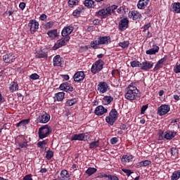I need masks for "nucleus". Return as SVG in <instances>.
<instances>
[{
  "label": "nucleus",
  "instance_id": "dca6fc26",
  "mask_svg": "<svg viewBox=\"0 0 180 180\" xmlns=\"http://www.w3.org/2000/svg\"><path fill=\"white\" fill-rule=\"evenodd\" d=\"M74 29L72 25L64 27L61 31L62 37H70V34L74 32Z\"/></svg>",
  "mask_w": 180,
  "mask_h": 180
},
{
  "label": "nucleus",
  "instance_id": "5fc2aeb1",
  "mask_svg": "<svg viewBox=\"0 0 180 180\" xmlns=\"http://www.w3.org/2000/svg\"><path fill=\"white\" fill-rule=\"evenodd\" d=\"M117 13H123V12H126V6H120L119 8H117Z\"/></svg>",
  "mask_w": 180,
  "mask_h": 180
},
{
  "label": "nucleus",
  "instance_id": "ddd939ff",
  "mask_svg": "<svg viewBox=\"0 0 180 180\" xmlns=\"http://www.w3.org/2000/svg\"><path fill=\"white\" fill-rule=\"evenodd\" d=\"M169 110H171V107L169 105L162 104L158 108V115H159V116H165V115H167Z\"/></svg>",
  "mask_w": 180,
  "mask_h": 180
},
{
  "label": "nucleus",
  "instance_id": "338daca9",
  "mask_svg": "<svg viewBox=\"0 0 180 180\" xmlns=\"http://www.w3.org/2000/svg\"><path fill=\"white\" fill-rule=\"evenodd\" d=\"M40 20H42V22H46L47 20V15L42 14L39 17Z\"/></svg>",
  "mask_w": 180,
  "mask_h": 180
},
{
  "label": "nucleus",
  "instance_id": "de8ad7c7",
  "mask_svg": "<svg viewBox=\"0 0 180 180\" xmlns=\"http://www.w3.org/2000/svg\"><path fill=\"white\" fill-rule=\"evenodd\" d=\"M52 157H54V152L53 150H49L46 151V160H51Z\"/></svg>",
  "mask_w": 180,
  "mask_h": 180
},
{
  "label": "nucleus",
  "instance_id": "9d476101",
  "mask_svg": "<svg viewBox=\"0 0 180 180\" xmlns=\"http://www.w3.org/2000/svg\"><path fill=\"white\" fill-rule=\"evenodd\" d=\"M59 89L60 91H64V92H67L68 94H72L74 91H75V89H74L72 84L68 82L62 83L59 86Z\"/></svg>",
  "mask_w": 180,
  "mask_h": 180
},
{
  "label": "nucleus",
  "instance_id": "6e6d98bb",
  "mask_svg": "<svg viewBox=\"0 0 180 180\" xmlns=\"http://www.w3.org/2000/svg\"><path fill=\"white\" fill-rule=\"evenodd\" d=\"M46 144H47V141H39L37 143V147L39 148H44L43 146H46Z\"/></svg>",
  "mask_w": 180,
  "mask_h": 180
},
{
  "label": "nucleus",
  "instance_id": "864d4df0",
  "mask_svg": "<svg viewBox=\"0 0 180 180\" xmlns=\"http://www.w3.org/2000/svg\"><path fill=\"white\" fill-rule=\"evenodd\" d=\"M151 27V23L148 22V24H145L143 27V32H147Z\"/></svg>",
  "mask_w": 180,
  "mask_h": 180
},
{
  "label": "nucleus",
  "instance_id": "79ce46f5",
  "mask_svg": "<svg viewBox=\"0 0 180 180\" xmlns=\"http://www.w3.org/2000/svg\"><path fill=\"white\" fill-rule=\"evenodd\" d=\"M130 65L131 67H132V68H141V63L139 60H133L130 63Z\"/></svg>",
  "mask_w": 180,
  "mask_h": 180
},
{
  "label": "nucleus",
  "instance_id": "69168bd1",
  "mask_svg": "<svg viewBox=\"0 0 180 180\" xmlns=\"http://www.w3.org/2000/svg\"><path fill=\"white\" fill-rule=\"evenodd\" d=\"M19 8L21 11H25V8H26V3L20 2L19 4Z\"/></svg>",
  "mask_w": 180,
  "mask_h": 180
},
{
  "label": "nucleus",
  "instance_id": "72a5a7b5",
  "mask_svg": "<svg viewBox=\"0 0 180 180\" xmlns=\"http://www.w3.org/2000/svg\"><path fill=\"white\" fill-rule=\"evenodd\" d=\"M60 177L62 180H69L70 179V173L66 169H63L60 172Z\"/></svg>",
  "mask_w": 180,
  "mask_h": 180
},
{
  "label": "nucleus",
  "instance_id": "393cba45",
  "mask_svg": "<svg viewBox=\"0 0 180 180\" xmlns=\"http://www.w3.org/2000/svg\"><path fill=\"white\" fill-rule=\"evenodd\" d=\"M63 58L60 55H56L53 58V67H61Z\"/></svg>",
  "mask_w": 180,
  "mask_h": 180
},
{
  "label": "nucleus",
  "instance_id": "f257e3e1",
  "mask_svg": "<svg viewBox=\"0 0 180 180\" xmlns=\"http://www.w3.org/2000/svg\"><path fill=\"white\" fill-rule=\"evenodd\" d=\"M124 96L128 101H136L137 98H140V90L137 89L134 83H131L126 89Z\"/></svg>",
  "mask_w": 180,
  "mask_h": 180
},
{
  "label": "nucleus",
  "instance_id": "5701e85b",
  "mask_svg": "<svg viewBox=\"0 0 180 180\" xmlns=\"http://www.w3.org/2000/svg\"><path fill=\"white\" fill-rule=\"evenodd\" d=\"M71 141H84L85 135L83 134H75L71 136Z\"/></svg>",
  "mask_w": 180,
  "mask_h": 180
},
{
  "label": "nucleus",
  "instance_id": "a18cd8bd",
  "mask_svg": "<svg viewBox=\"0 0 180 180\" xmlns=\"http://www.w3.org/2000/svg\"><path fill=\"white\" fill-rule=\"evenodd\" d=\"M129 45H130V41H124L118 44V46L120 47H122V49H127V47H129Z\"/></svg>",
  "mask_w": 180,
  "mask_h": 180
},
{
  "label": "nucleus",
  "instance_id": "4be33fe9",
  "mask_svg": "<svg viewBox=\"0 0 180 180\" xmlns=\"http://www.w3.org/2000/svg\"><path fill=\"white\" fill-rule=\"evenodd\" d=\"M176 131L167 130L165 132L164 138L165 140H172L175 136H176Z\"/></svg>",
  "mask_w": 180,
  "mask_h": 180
},
{
  "label": "nucleus",
  "instance_id": "a211bd4d",
  "mask_svg": "<svg viewBox=\"0 0 180 180\" xmlns=\"http://www.w3.org/2000/svg\"><path fill=\"white\" fill-rule=\"evenodd\" d=\"M85 72L84 71H79L75 73L73 76V79L75 82H81L85 79Z\"/></svg>",
  "mask_w": 180,
  "mask_h": 180
},
{
  "label": "nucleus",
  "instance_id": "58836bf2",
  "mask_svg": "<svg viewBox=\"0 0 180 180\" xmlns=\"http://www.w3.org/2000/svg\"><path fill=\"white\" fill-rule=\"evenodd\" d=\"M36 58H47L48 55L47 53L40 51L39 53L36 54Z\"/></svg>",
  "mask_w": 180,
  "mask_h": 180
},
{
  "label": "nucleus",
  "instance_id": "f3484780",
  "mask_svg": "<svg viewBox=\"0 0 180 180\" xmlns=\"http://www.w3.org/2000/svg\"><path fill=\"white\" fill-rule=\"evenodd\" d=\"M128 16L129 19H131L133 20H137L138 22H139L140 19L143 18V15H141V13H140V12L134 10L132 11H129Z\"/></svg>",
  "mask_w": 180,
  "mask_h": 180
},
{
  "label": "nucleus",
  "instance_id": "1a4fd4ad",
  "mask_svg": "<svg viewBox=\"0 0 180 180\" xmlns=\"http://www.w3.org/2000/svg\"><path fill=\"white\" fill-rule=\"evenodd\" d=\"M39 26H40V24L37 20L32 19L29 21L28 27L31 34H34L39 30Z\"/></svg>",
  "mask_w": 180,
  "mask_h": 180
},
{
  "label": "nucleus",
  "instance_id": "774afa93",
  "mask_svg": "<svg viewBox=\"0 0 180 180\" xmlns=\"http://www.w3.org/2000/svg\"><path fill=\"white\" fill-rule=\"evenodd\" d=\"M89 49H91V46H81L80 50L82 51H87V50H89Z\"/></svg>",
  "mask_w": 180,
  "mask_h": 180
},
{
  "label": "nucleus",
  "instance_id": "680f3d73",
  "mask_svg": "<svg viewBox=\"0 0 180 180\" xmlns=\"http://www.w3.org/2000/svg\"><path fill=\"white\" fill-rule=\"evenodd\" d=\"M111 9V15L112 13H116V9H117L118 6L117 5H112L111 6H108Z\"/></svg>",
  "mask_w": 180,
  "mask_h": 180
},
{
  "label": "nucleus",
  "instance_id": "0e129e2a",
  "mask_svg": "<svg viewBox=\"0 0 180 180\" xmlns=\"http://www.w3.org/2000/svg\"><path fill=\"white\" fill-rule=\"evenodd\" d=\"M108 178L109 180H120L119 177H117V176H115V175H112V174H108Z\"/></svg>",
  "mask_w": 180,
  "mask_h": 180
},
{
  "label": "nucleus",
  "instance_id": "603ef678",
  "mask_svg": "<svg viewBox=\"0 0 180 180\" xmlns=\"http://www.w3.org/2000/svg\"><path fill=\"white\" fill-rule=\"evenodd\" d=\"M160 68H162V65L159 62H157V63L155 64L153 68V71H159Z\"/></svg>",
  "mask_w": 180,
  "mask_h": 180
},
{
  "label": "nucleus",
  "instance_id": "6ab92c4d",
  "mask_svg": "<svg viewBox=\"0 0 180 180\" xmlns=\"http://www.w3.org/2000/svg\"><path fill=\"white\" fill-rule=\"evenodd\" d=\"M16 60V57L13 53H7L3 56V61L6 63V64H9L11 63H15Z\"/></svg>",
  "mask_w": 180,
  "mask_h": 180
},
{
  "label": "nucleus",
  "instance_id": "4d7b16f0",
  "mask_svg": "<svg viewBox=\"0 0 180 180\" xmlns=\"http://www.w3.org/2000/svg\"><path fill=\"white\" fill-rule=\"evenodd\" d=\"M111 74L112 77L115 78L116 77L115 74H117V75H120V70H119L118 69L112 70Z\"/></svg>",
  "mask_w": 180,
  "mask_h": 180
},
{
  "label": "nucleus",
  "instance_id": "bf43d9fd",
  "mask_svg": "<svg viewBox=\"0 0 180 180\" xmlns=\"http://www.w3.org/2000/svg\"><path fill=\"white\" fill-rule=\"evenodd\" d=\"M108 175L106 174H103V173H98L96 174V178H100V179H102V178H108Z\"/></svg>",
  "mask_w": 180,
  "mask_h": 180
},
{
  "label": "nucleus",
  "instance_id": "8fccbe9b",
  "mask_svg": "<svg viewBox=\"0 0 180 180\" xmlns=\"http://www.w3.org/2000/svg\"><path fill=\"white\" fill-rule=\"evenodd\" d=\"M122 172L126 174L127 176H130V175H131V174H133V172H131V170H130L129 169H122Z\"/></svg>",
  "mask_w": 180,
  "mask_h": 180
},
{
  "label": "nucleus",
  "instance_id": "0eeeda50",
  "mask_svg": "<svg viewBox=\"0 0 180 180\" xmlns=\"http://www.w3.org/2000/svg\"><path fill=\"white\" fill-rule=\"evenodd\" d=\"M71 37H63L61 39H58L54 44V46H53V50H58V49H61V47L67 46V43H68Z\"/></svg>",
  "mask_w": 180,
  "mask_h": 180
},
{
  "label": "nucleus",
  "instance_id": "052dcab7",
  "mask_svg": "<svg viewBox=\"0 0 180 180\" xmlns=\"http://www.w3.org/2000/svg\"><path fill=\"white\" fill-rule=\"evenodd\" d=\"M167 55H165L164 57L161 59H160L158 63H159V64H161L162 65H164V63H165L167 61Z\"/></svg>",
  "mask_w": 180,
  "mask_h": 180
},
{
  "label": "nucleus",
  "instance_id": "c03bdc74",
  "mask_svg": "<svg viewBox=\"0 0 180 180\" xmlns=\"http://www.w3.org/2000/svg\"><path fill=\"white\" fill-rule=\"evenodd\" d=\"M89 147L91 150L94 148H98V147H99V140L90 143Z\"/></svg>",
  "mask_w": 180,
  "mask_h": 180
},
{
  "label": "nucleus",
  "instance_id": "c85d7f7f",
  "mask_svg": "<svg viewBox=\"0 0 180 180\" xmlns=\"http://www.w3.org/2000/svg\"><path fill=\"white\" fill-rule=\"evenodd\" d=\"M113 102V97L112 96H105L102 99L103 105H110Z\"/></svg>",
  "mask_w": 180,
  "mask_h": 180
},
{
  "label": "nucleus",
  "instance_id": "7ed1b4c3",
  "mask_svg": "<svg viewBox=\"0 0 180 180\" xmlns=\"http://www.w3.org/2000/svg\"><path fill=\"white\" fill-rule=\"evenodd\" d=\"M53 130L51 129V127L49 126V124L44 125L39 129L38 136L41 140L43 139H46V137H49Z\"/></svg>",
  "mask_w": 180,
  "mask_h": 180
},
{
  "label": "nucleus",
  "instance_id": "37998d69",
  "mask_svg": "<svg viewBox=\"0 0 180 180\" xmlns=\"http://www.w3.org/2000/svg\"><path fill=\"white\" fill-rule=\"evenodd\" d=\"M77 102H78V100L77 98H72V99L66 101L65 106H72V105H75V103H77Z\"/></svg>",
  "mask_w": 180,
  "mask_h": 180
},
{
  "label": "nucleus",
  "instance_id": "4468645a",
  "mask_svg": "<svg viewBox=\"0 0 180 180\" xmlns=\"http://www.w3.org/2000/svg\"><path fill=\"white\" fill-rule=\"evenodd\" d=\"M154 67V62L150 60H145L141 63V70L142 71H150Z\"/></svg>",
  "mask_w": 180,
  "mask_h": 180
},
{
  "label": "nucleus",
  "instance_id": "49530a36",
  "mask_svg": "<svg viewBox=\"0 0 180 180\" xmlns=\"http://www.w3.org/2000/svg\"><path fill=\"white\" fill-rule=\"evenodd\" d=\"M54 24H55L54 21H49L44 25V28L46 29V30H49V29H51V27L54 26Z\"/></svg>",
  "mask_w": 180,
  "mask_h": 180
},
{
  "label": "nucleus",
  "instance_id": "9b49d317",
  "mask_svg": "<svg viewBox=\"0 0 180 180\" xmlns=\"http://www.w3.org/2000/svg\"><path fill=\"white\" fill-rule=\"evenodd\" d=\"M50 114L44 112L43 113H41L40 115H39V117L37 118V123H42V124H45V123H49V122H50Z\"/></svg>",
  "mask_w": 180,
  "mask_h": 180
},
{
  "label": "nucleus",
  "instance_id": "2eb2a0df",
  "mask_svg": "<svg viewBox=\"0 0 180 180\" xmlns=\"http://www.w3.org/2000/svg\"><path fill=\"white\" fill-rule=\"evenodd\" d=\"M129 18H121V20L119 22L118 29L120 32H124L127 27H129Z\"/></svg>",
  "mask_w": 180,
  "mask_h": 180
},
{
  "label": "nucleus",
  "instance_id": "412c9836",
  "mask_svg": "<svg viewBox=\"0 0 180 180\" xmlns=\"http://www.w3.org/2000/svg\"><path fill=\"white\" fill-rule=\"evenodd\" d=\"M85 9V6L82 5L79 6L73 11L72 16H75V18H78L81 16L82 13H84Z\"/></svg>",
  "mask_w": 180,
  "mask_h": 180
},
{
  "label": "nucleus",
  "instance_id": "f03ea898",
  "mask_svg": "<svg viewBox=\"0 0 180 180\" xmlns=\"http://www.w3.org/2000/svg\"><path fill=\"white\" fill-rule=\"evenodd\" d=\"M112 43L110 36H100L98 40H94L90 42V47L93 50H98L99 46H108Z\"/></svg>",
  "mask_w": 180,
  "mask_h": 180
},
{
  "label": "nucleus",
  "instance_id": "c756f323",
  "mask_svg": "<svg viewBox=\"0 0 180 180\" xmlns=\"http://www.w3.org/2000/svg\"><path fill=\"white\" fill-rule=\"evenodd\" d=\"M65 98V93L64 92H58L55 94L53 97L54 101H58V102H61Z\"/></svg>",
  "mask_w": 180,
  "mask_h": 180
},
{
  "label": "nucleus",
  "instance_id": "2f4dec72",
  "mask_svg": "<svg viewBox=\"0 0 180 180\" xmlns=\"http://www.w3.org/2000/svg\"><path fill=\"white\" fill-rule=\"evenodd\" d=\"M9 91L11 94H13L15 91H19V84L16 82H12L9 86Z\"/></svg>",
  "mask_w": 180,
  "mask_h": 180
},
{
  "label": "nucleus",
  "instance_id": "3c124183",
  "mask_svg": "<svg viewBox=\"0 0 180 180\" xmlns=\"http://www.w3.org/2000/svg\"><path fill=\"white\" fill-rule=\"evenodd\" d=\"M147 109H148V104L143 105L141 108V115H144Z\"/></svg>",
  "mask_w": 180,
  "mask_h": 180
},
{
  "label": "nucleus",
  "instance_id": "423d86ee",
  "mask_svg": "<svg viewBox=\"0 0 180 180\" xmlns=\"http://www.w3.org/2000/svg\"><path fill=\"white\" fill-rule=\"evenodd\" d=\"M96 16L101 18V19H106L109 18V16H112V10L110 9V7L101 8L96 13Z\"/></svg>",
  "mask_w": 180,
  "mask_h": 180
},
{
  "label": "nucleus",
  "instance_id": "b1692460",
  "mask_svg": "<svg viewBox=\"0 0 180 180\" xmlns=\"http://www.w3.org/2000/svg\"><path fill=\"white\" fill-rule=\"evenodd\" d=\"M158 51H160V46H157L156 44L153 45V48L147 50L146 51V53L148 56H154L157 53H158Z\"/></svg>",
  "mask_w": 180,
  "mask_h": 180
},
{
  "label": "nucleus",
  "instance_id": "cd10ccee",
  "mask_svg": "<svg viewBox=\"0 0 180 180\" xmlns=\"http://www.w3.org/2000/svg\"><path fill=\"white\" fill-rule=\"evenodd\" d=\"M149 2L150 0H139L137 4L138 9H146V7L148 5Z\"/></svg>",
  "mask_w": 180,
  "mask_h": 180
},
{
  "label": "nucleus",
  "instance_id": "ea45409f",
  "mask_svg": "<svg viewBox=\"0 0 180 180\" xmlns=\"http://www.w3.org/2000/svg\"><path fill=\"white\" fill-rule=\"evenodd\" d=\"M150 164H151V162L150 160H143V161L139 162L137 164V167H139V168H141V167H147Z\"/></svg>",
  "mask_w": 180,
  "mask_h": 180
},
{
  "label": "nucleus",
  "instance_id": "e2e57ef3",
  "mask_svg": "<svg viewBox=\"0 0 180 180\" xmlns=\"http://www.w3.org/2000/svg\"><path fill=\"white\" fill-rule=\"evenodd\" d=\"M110 144L115 145L117 144V142L119 141V139L117 137H113L110 139Z\"/></svg>",
  "mask_w": 180,
  "mask_h": 180
},
{
  "label": "nucleus",
  "instance_id": "13d9d810",
  "mask_svg": "<svg viewBox=\"0 0 180 180\" xmlns=\"http://www.w3.org/2000/svg\"><path fill=\"white\" fill-rule=\"evenodd\" d=\"M174 72H175V74L180 73V64H176V65L174 67Z\"/></svg>",
  "mask_w": 180,
  "mask_h": 180
},
{
  "label": "nucleus",
  "instance_id": "e433bc0d",
  "mask_svg": "<svg viewBox=\"0 0 180 180\" xmlns=\"http://www.w3.org/2000/svg\"><path fill=\"white\" fill-rule=\"evenodd\" d=\"M96 171H98V169H96V168L95 167H89L85 173L87 174V175H89V176H91L92 175H94V174H95L96 172Z\"/></svg>",
  "mask_w": 180,
  "mask_h": 180
},
{
  "label": "nucleus",
  "instance_id": "a19ab883",
  "mask_svg": "<svg viewBox=\"0 0 180 180\" xmlns=\"http://www.w3.org/2000/svg\"><path fill=\"white\" fill-rule=\"evenodd\" d=\"M79 1H81V0H69L68 1V6L70 8H74V6H77V5H78V4H79Z\"/></svg>",
  "mask_w": 180,
  "mask_h": 180
},
{
  "label": "nucleus",
  "instance_id": "bb28decb",
  "mask_svg": "<svg viewBox=\"0 0 180 180\" xmlns=\"http://www.w3.org/2000/svg\"><path fill=\"white\" fill-rule=\"evenodd\" d=\"M58 30L57 29L51 30L47 32L46 34L49 36L51 40H54L56 37H58Z\"/></svg>",
  "mask_w": 180,
  "mask_h": 180
},
{
  "label": "nucleus",
  "instance_id": "473e14b6",
  "mask_svg": "<svg viewBox=\"0 0 180 180\" xmlns=\"http://www.w3.org/2000/svg\"><path fill=\"white\" fill-rule=\"evenodd\" d=\"M133 158H134V156H133L132 155H124L122 157L121 161L122 162H124V163L130 162V161H131Z\"/></svg>",
  "mask_w": 180,
  "mask_h": 180
},
{
  "label": "nucleus",
  "instance_id": "f704fd0d",
  "mask_svg": "<svg viewBox=\"0 0 180 180\" xmlns=\"http://www.w3.org/2000/svg\"><path fill=\"white\" fill-rule=\"evenodd\" d=\"M170 153L173 157L178 158V155H179V149L176 147H172L170 149Z\"/></svg>",
  "mask_w": 180,
  "mask_h": 180
},
{
  "label": "nucleus",
  "instance_id": "6e6552de",
  "mask_svg": "<svg viewBox=\"0 0 180 180\" xmlns=\"http://www.w3.org/2000/svg\"><path fill=\"white\" fill-rule=\"evenodd\" d=\"M15 142L20 147L18 148V150H20V148H27V143H29V141H27V139L25 138V136L19 135L18 136H17Z\"/></svg>",
  "mask_w": 180,
  "mask_h": 180
},
{
  "label": "nucleus",
  "instance_id": "39448f33",
  "mask_svg": "<svg viewBox=\"0 0 180 180\" xmlns=\"http://www.w3.org/2000/svg\"><path fill=\"white\" fill-rule=\"evenodd\" d=\"M103 65H105V62L101 59L96 60L91 66V71L92 74H98L103 70Z\"/></svg>",
  "mask_w": 180,
  "mask_h": 180
},
{
  "label": "nucleus",
  "instance_id": "f8f14e48",
  "mask_svg": "<svg viewBox=\"0 0 180 180\" xmlns=\"http://www.w3.org/2000/svg\"><path fill=\"white\" fill-rule=\"evenodd\" d=\"M110 89L109 84L106 82H99L97 85V90L100 94H106Z\"/></svg>",
  "mask_w": 180,
  "mask_h": 180
},
{
  "label": "nucleus",
  "instance_id": "aec40b11",
  "mask_svg": "<svg viewBox=\"0 0 180 180\" xmlns=\"http://www.w3.org/2000/svg\"><path fill=\"white\" fill-rule=\"evenodd\" d=\"M94 113L96 116H102L105 113H108V108H105L103 105H98L95 108Z\"/></svg>",
  "mask_w": 180,
  "mask_h": 180
},
{
  "label": "nucleus",
  "instance_id": "c9c22d12",
  "mask_svg": "<svg viewBox=\"0 0 180 180\" xmlns=\"http://www.w3.org/2000/svg\"><path fill=\"white\" fill-rule=\"evenodd\" d=\"M30 122V119H27V120H22L18 122L15 126L16 127H20L22 126H26V124H29V122Z\"/></svg>",
  "mask_w": 180,
  "mask_h": 180
},
{
  "label": "nucleus",
  "instance_id": "a878e982",
  "mask_svg": "<svg viewBox=\"0 0 180 180\" xmlns=\"http://www.w3.org/2000/svg\"><path fill=\"white\" fill-rule=\"evenodd\" d=\"M83 5H84L86 8H88V9H94L96 6L95 1L94 0H84Z\"/></svg>",
  "mask_w": 180,
  "mask_h": 180
},
{
  "label": "nucleus",
  "instance_id": "20e7f679",
  "mask_svg": "<svg viewBox=\"0 0 180 180\" xmlns=\"http://www.w3.org/2000/svg\"><path fill=\"white\" fill-rule=\"evenodd\" d=\"M117 117H119L117 110L113 108L109 112L108 116L105 117V122L110 124V126H113L116 120H117Z\"/></svg>",
  "mask_w": 180,
  "mask_h": 180
},
{
  "label": "nucleus",
  "instance_id": "7c9ffc66",
  "mask_svg": "<svg viewBox=\"0 0 180 180\" xmlns=\"http://www.w3.org/2000/svg\"><path fill=\"white\" fill-rule=\"evenodd\" d=\"M172 12H174V13H180L179 2H175L172 4Z\"/></svg>",
  "mask_w": 180,
  "mask_h": 180
},
{
  "label": "nucleus",
  "instance_id": "4c0bfd02",
  "mask_svg": "<svg viewBox=\"0 0 180 180\" xmlns=\"http://www.w3.org/2000/svg\"><path fill=\"white\" fill-rule=\"evenodd\" d=\"M179 178H180V170L174 171L171 176L172 180H178L179 179Z\"/></svg>",
  "mask_w": 180,
  "mask_h": 180
},
{
  "label": "nucleus",
  "instance_id": "09e8293b",
  "mask_svg": "<svg viewBox=\"0 0 180 180\" xmlns=\"http://www.w3.org/2000/svg\"><path fill=\"white\" fill-rule=\"evenodd\" d=\"M30 78L33 81H36V79H39V78H40V76L37 73H33L30 76Z\"/></svg>",
  "mask_w": 180,
  "mask_h": 180
}]
</instances>
